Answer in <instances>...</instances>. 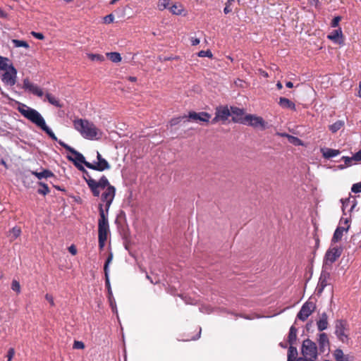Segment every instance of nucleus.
Wrapping results in <instances>:
<instances>
[{
	"mask_svg": "<svg viewBox=\"0 0 361 361\" xmlns=\"http://www.w3.org/2000/svg\"><path fill=\"white\" fill-rule=\"evenodd\" d=\"M17 109L25 118L36 125L37 127L40 128L53 140L57 141L61 146H62L66 150L69 151L73 154V156L68 155L67 159L69 161H73L78 170L80 171H85V168L82 166L81 164H83L86 166V164L89 163L85 160V157L81 153L76 151L74 148L68 145L62 140H58L56 136L51 130V129L47 126L45 120L39 112H38L36 109H32L20 102H18Z\"/></svg>",
	"mask_w": 361,
	"mask_h": 361,
	"instance_id": "f257e3e1",
	"label": "nucleus"
},
{
	"mask_svg": "<svg viewBox=\"0 0 361 361\" xmlns=\"http://www.w3.org/2000/svg\"><path fill=\"white\" fill-rule=\"evenodd\" d=\"M84 174V179L90 188L92 195L94 197H99L100 195V190H104L101 195V200L105 203L106 210H109L110 206L114 199L116 194V188L110 185L107 178L102 176L101 178L97 181L93 179L90 173L85 169L82 171Z\"/></svg>",
	"mask_w": 361,
	"mask_h": 361,
	"instance_id": "f03ea898",
	"label": "nucleus"
},
{
	"mask_svg": "<svg viewBox=\"0 0 361 361\" xmlns=\"http://www.w3.org/2000/svg\"><path fill=\"white\" fill-rule=\"evenodd\" d=\"M74 128L85 139H99L102 131L92 123L86 119H75L73 121Z\"/></svg>",
	"mask_w": 361,
	"mask_h": 361,
	"instance_id": "7ed1b4c3",
	"label": "nucleus"
},
{
	"mask_svg": "<svg viewBox=\"0 0 361 361\" xmlns=\"http://www.w3.org/2000/svg\"><path fill=\"white\" fill-rule=\"evenodd\" d=\"M99 219L98 221V239L99 247L102 250L105 245V243L109 233V225L108 221L109 210L105 207V203L99 204Z\"/></svg>",
	"mask_w": 361,
	"mask_h": 361,
	"instance_id": "20e7f679",
	"label": "nucleus"
},
{
	"mask_svg": "<svg viewBox=\"0 0 361 361\" xmlns=\"http://www.w3.org/2000/svg\"><path fill=\"white\" fill-rule=\"evenodd\" d=\"M302 354L304 357L315 360L317 357V348L316 343L307 338L303 341L302 345Z\"/></svg>",
	"mask_w": 361,
	"mask_h": 361,
	"instance_id": "39448f33",
	"label": "nucleus"
},
{
	"mask_svg": "<svg viewBox=\"0 0 361 361\" xmlns=\"http://www.w3.org/2000/svg\"><path fill=\"white\" fill-rule=\"evenodd\" d=\"M188 118V121L208 123L209 121V119L211 118V115L205 111H201L199 113H197L195 111H190L188 116H184L182 117V118ZM180 119H181V118H178L171 120V125L177 124L179 122L178 120Z\"/></svg>",
	"mask_w": 361,
	"mask_h": 361,
	"instance_id": "423d86ee",
	"label": "nucleus"
},
{
	"mask_svg": "<svg viewBox=\"0 0 361 361\" xmlns=\"http://www.w3.org/2000/svg\"><path fill=\"white\" fill-rule=\"evenodd\" d=\"M23 88L26 92L41 99L44 94V90L38 85L31 82L27 78H25L23 81Z\"/></svg>",
	"mask_w": 361,
	"mask_h": 361,
	"instance_id": "0eeeda50",
	"label": "nucleus"
},
{
	"mask_svg": "<svg viewBox=\"0 0 361 361\" xmlns=\"http://www.w3.org/2000/svg\"><path fill=\"white\" fill-rule=\"evenodd\" d=\"M244 124L250 126L255 128L264 130L267 128V123L261 116L253 114H247L244 117Z\"/></svg>",
	"mask_w": 361,
	"mask_h": 361,
	"instance_id": "6e6552de",
	"label": "nucleus"
},
{
	"mask_svg": "<svg viewBox=\"0 0 361 361\" xmlns=\"http://www.w3.org/2000/svg\"><path fill=\"white\" fill-rule=\"evenodd\" d=\"M97 161L94 163H87L86 166L88 169H93L98 171H104L110 169L109 162L102 157L99 152H97Z\"/></svg>",
	"mask_w": 361,
	"mask_h": 361,
	"instance_id": "1a4fd4ad",
	"label": "nucleus"
},
{
	"mask_svg": "<svg viewBox=\"0 0 361 361\" xmlns=\"http://www.w3.org/2000/svg\"><path fill=\"white\" fill-rule=\"evenodd\" d=\"M350 228L349 220L348 218L342 219L340 221V225L336 228L334 231V235L331 239V243H337L342 239L343 233L348 232Z\"/></svg>",
	"mask_w": 361,
	"mask_h": 361,
	"instance_id": "9d476101",
	"label": "nucleus"
},
{
	"mask_svg": "<svg viewBox=\"0 0 361 361\" xmlns=\"http://www.w3.org/2000/svg\"><path fill=\"white\" fill-rule=\"evenodd\" d=\"M315 304L312 301L305 302L297 314V319L305 322L314 311Z\"/></svg>",
	"mask_w": 361,
	"mask_h": 361,
	"instance_id": "9b49d317",
	"label": "nucleus"
},
{
	"mask_svg": "<svg viewBox=\"0 0 361 361\" xmlns=\"http://www.w3.org/2000/svg\"><path fill=\"white\" fill-rule=\"evenodd\" d=\"M17 70L12 64H10L8 70L6 71L1 76V80L4 85L13 86L16 82Z\"/></svg>",
	"mask_w": 361,
	"mask_h": 361,
	"instance_id": "f8f14e48",
	"label": "nucleus"
},
{
	"mask_svg": "<svg viewBox=\"0 0 361 361\" xmlns=\"http://www.w3.org/2000/svg\"><path fill=\"white\" fill-rule=\"evenodd\" d=\"M231 116V111L228 106H219L216 108L215 116L212 120V123L215 124L218 121L225 122Z\"/></svg>",
	"mask_w": 361,
	"mask_h": 361,
	"instance_id": "ddd939ff",
	"label": "nucleus"
},
{
	"mask_svg": "<svg viewBox=\"0 0 361 361\" xmlns=\"http://www.w3.org/2000/svg\"><path fill=\"white\" fill-rule=\"evenodd\" d=\"M343 252L341 247H334L329 248L325 254V264H332L340 257Z\"/></svg>",
	"mask_w": 361,
	"mask_h": 361,
	"instance_id": "4468645a",
	"label": "nucleus"
},
{
	"mask_svg": "<svg viewBox=\"0 0 361 361\" xmlns=\"http://www.w3.org/2000/svg\"><path fill=\"white\" fill-rule=\"evenodd\" d=\"M335 329V334L340 341H341L343 343L348 341V335L346 334L347 322L345 321H336Z\"/></svg>",
	"mask_w": 361,
	"mask_h": 361,
	"instance_id": "2eb2a0df",
	"label": "nucleus"
},
{
	"mask_svg": "<svg viewBox=\"0 0 361 361\" xmlns=\"http://www.w3.org/2000/svg\"><path fill=\"white\" fill-rule=\"evenodd\" d=\"M330 279V274L329 272L322 270L319 281L317 283V286L316 288V290L317 292V294H321L324 289L329 284V280Z\"/></svg>",
	"mask_w": 361,
	"mask_h": 361,
	"instance_id": "dca6fc26",
	"label": "nucleus"
},
{
	"mask_svg": "<svg viewBox=\"0 0 361 361\" xmlns=\"http://www.w3.org/2000/svg\"><path fill=\"white\" fill-rule=\"evenodd\" d=\"M341 202L343 215L350 214L357 204V202L354 198L353 200H350V198L341 200Z\"/></svg>",
	"mask_w": 361,
	"mask_h": 361,
	"instance_id": "f3484780",
	"label": "nucleus"
},
{
	"mask_svg": "<svg viewBox=\"0 0 361 361\" xmlns=\"http://www.w3.org/2000/svg\"><path fill=\"white\" fill-rule=\"evenodd\" d=\"M230 111L231 115H233L232 121L234 123H245L244 118H243V116L244 115V111L243 109L231 106Z\"/></svg>",
	"mask_w": 361,
	"mask_h": 361,
	"instance_id": "a211bd4d",
	"label": "nucleus"
},
{
	"mask_svg": "<svg viewBox=\"0 0 361 361\" xmlns=\"http://www.w3.org/2000/svg\"><path fill=\"white\" fill-rule=\"evenodd\" d=\"M328 39H331L335 43L342 44L343 43V33L341 28L339 27L337 30L332 31L328 36Z\"/></svg>",
	"mask_w": 361,
	"mask_h": 361,
	"instance_id": "6ab92c4d",
	"label": "nucleus"
},
{
	"mask_svg": "<svg viewBox=\"0 0 361 361\" xmlns=\"http://www.w3.org/2000/svg\"><path fill=\"white\" fill-rule=\"evenodd\" d=\"M321 152L322 154L323 157L326 159H331L341 154V151L338 149H334L327 147L322 148Z\"/></svg>",
	"mask_w": 361,
	"mask_h": 361,
	"instance_id": "aec40b11",
	"label": "nucleus"
},
{
	"mask_svg": "<svg viewBox=\"0 0 361 361\" xmlns=\"http://www.w3.org/2000/svg\"><path fill=\"white\" fill-rule=\"evenodd\" d=\"M279 106L283 109L296 111V106L294 102L286 97H280L279 101Z\"/></svg>",
	"mask_w": 361,
	"mask_h": 361,
	"instance_id": "412c9836",
	"label": "nucleus"
},
{
	"mask_svg": "<svg viewBox=\"0 0 361 361\" xmlns=\"http://www.w3.org/2000/svg\"><path fill=\"white\" fill-rule=\"evenodd\" d=\"M320 350L324 352L326 349H329V341L327 335L325 333H322L319 336L318 339Z\"/></svg>",
	"mask_w": 361,
	"mask_h": 361,
	"instance_id": "4be33fe9",
	"label": "nucleus"
},
{
	"mask_svg": "<svg viewBox=\"0 0 361 361\" xmlns=\"http://www.w3.org/2000/svg\"><path fill=\"white\" fill-rule=\"evenodd\" d=\"M317 326L319 331H322L328 327V316L326 313L323 312L319 319L317 322Z\"/></svg>",
	"mask_w": 361,
	"mask_h": 361,
	"instance_id": "5701e85b",
	"label": "nucleus"
},
{
	"mask_svg": "<svg viewBox=\"0 0 361 361\" xmlns=\"http://www.w3.org/2000/svg\"><path fill=\"white\" fill-rule=\"evenodd\" d=\"M44 95L45 96L44 101H47L49 104L54 105V106L59 108L62 107V104H61L60 101L52 94L46 92Z\"/></svg>",
	"mask_w": 361,
	"mask_h": 361,
	"instance_id": "b1692460",
	"label": "nucleus"
},
{
	"mask_svg": "<svg viewBox=\"0 0 361 361\" xmlns=\"http://www.w3.org/2000/svg\"><path fill=\"white\" fill-rule=\"evenodd\" d=\"M31 173L36 176L39 180H42V178H51L54 176V173L48 169H44L41 172L31 171Z\"/></svg>",
	"mask_w": 361,
	"mask_h": 361,
	"instance_id": "393cba45",
	"label": "nucleus"
},
{
	"mask_svg": "<svg viewBox=\"0 0 361 361\" xmlns=\"http://www.w3.org/2000/svg\"><path fill=\"white\" fill-rule=\"evenodd\" d=\"M297 328L294 325L291 326L288 336V341L290 345H293L297 339Z\"/></svg>",
	"mask_w": 361,
	"mask_h": 361,
	"instance_id": "a878e982",
	"label": "nucleus"
},
{
	"mask_svg": "<svg viewBox=\"0 0 361 361\" xmlns=\"http://www.w3.org/2000/svg\"><path fill=\"white\" fill-rule=\"evenodd\" d=\"M344 125L345 122L343 121L338 120L336 121L333 124L330 125L329 126V129L331 133H335L337 131H338L341 128H342L344 126Z\"/></svg>",
	"mask_w": 361,
	"mask_h": 361,
	"instance_id": "bb28decb",
	"label": "nucleus"
},
{
	"mask_svg": "<svg viewBox=\"0 0 361 361\" xmlns=\"http://www.w3.org/2000/svg\"><path fill=\"white\" fill-rule=\"evenodd\" d=\"M21 234V229L20 227L15 226L9 231V238L11 240H14L18 238Z\"/></svg>",
	"mask_w": 361,
	"mask_h": 361,
	"instance_id": "cd10ccee",
	"label": "nucleus"
},
{
	"mask_svg": "<svg viewBox=\"0 0 361 361\" xmlns=\"http://www.w3.org/2000/svg\"><path fill=\"white\" fill-rule=\"evenodd\" d=\"M298 355V350L295 347L290 346L288 348V361H294Z\"/></svg>",
	"mask_w": 361,
	"mask_h": 361,
	"instance_id": "c85d7f7f",
	"label": "nucleus"
},
{
	"mask_svg": "<svg viewBox=\"0 0 361 361\" xmlns=\"http://www.w3.org/2000/svg\"><path fill=\"white\" fill-rule=\"evenodd\" d=\"M170 11L174 15H181L184 11L183 6L181 4H173L170 8Z\"/></svg>",
	"mask_w": 361,
	"mask_h": 361,
	"instance_id": "c756f323",
	"label": "nucleus"
},
{
	"mask_svg": "<svg viewBox=\"0 0 361 361\" xmlns=\"http://www.w3.org/2000/svg\"><path fill=\"white\" fill-rule=\"evenodd\" d=\"M281 135L282 137H288V141L290 143H292V144H293L295 145H302V142L301 140H300L297 137H295V136H293V135H290L286 134V133H282V134H281Z\"/></svg>",
	"mask_w": 361,
	"mask_h": 361,
	"instance_id": "7c9ffc66",
	"label": "nucleus"
},
{
	"mask_svg": "<svg viewBox=\"0 0 361 361\" xmlns=\"http://www.w3.org/2000/svg\"><path fill=\"white\" fill-rule=\"evenodd\" d=\"M106 56L114 63H118L122 59L121 54L118 52L106 53Z\"/></svg>",
	"mask_w": 361,
	"mask_h": 361,
	"instance_id": "2f4dec72",
	"label": "nucleus"
},
{
	"mask_svg": "<svg viewBox=\"0 0 361 361\" xmlns=\"http://www.w3.org/2000/svg\"><path fill=\"white\" fill-rule=\"evenodd\" d=\"M336 361H348V359L344 356L343 352L341 349H336L334 352Z\"/></svg>",
	"mask_w": 361,
	"mask_h": 361,
	"instance_id": "473e14b6",
	"label": "nucleus"
},
{
	"mask_svg": "<svg viewBox=\"0 0 361 361\" xmlns=\"http://www.w3.org/2000/svg\"><path fill=\"white\" fill-rule=\"evenodd\" d=\"M38 184H39V185L41 186V188H39L37 190V192L39 194L42 195H46L48 193H49L50 190L46 183H42V182H39Z\"/></svg>",
	"mask_w": 361,
	"mask_h": 361,
	"instance_id": "72a5a7b5",
	"label": "nucleus"
},
{
	"mask_svg": "<svg viewBox=\"0 0 361 361\" xmlns=\"http://www.w3.org/2000/svg\"><path fill=\"white\" fill-rule=\"evenodd\" d=\"M12 43L15 47H24L28 49L30 47L27 42L19 39H12Z\"/></svg>",
	"mask_w": 361,
	"mask_h": 361,
	"instance_id": "f704fd0d",
	"label": "nucleus"
},
{
	"mask_svg": "<svg viewBox=\"0 0 361 361\" xmlns=\"http://www.w3.org/2000/svg\"><path fill=\"white\" fill-rule=\"evenodd\" d=\"M8 59L7 58L0 56V71H7L10 65L8 63Z\"/></svg>",
	"mask_w": 361,
	"mask_h": 361,
	"instance_id": "c9c22d12",
	"label": "nucleus"
},
{
	"mask_svg": "<svg viewBox=\"0 0 361 361\" xmlns=\"http://www.w3.org/2000/svg\"><path fill=\"white\" fill-rule=\"evenodd\" d=\"M11 288L12 290L16 292L17 294L20 293L21 292V286L18 281L13 279L11 282Z\"/></svg>",
	"mask_w": 361,
	"mask_h": 361,
	"instance_id": "e433bc0d",
	"label": "nucleus"
},
{
	"mask_svg": "<svg viewBox=\"0 0 361 361\" xmlns=\"http://www.w3.org/2000/svg\"><path fill=\"white\" fill-rule=\"evenodd\" d=\"M112 259H113V255H112V253H110L106 259L104 267V271L105 275H107V274H109V266L111 263Z\"/></svg>",
	"mask_w": 361,
	"mask_h": 361,
	"instance_id": "4c0bfd02",
	"label": "nucleus"
},
{
	"mask_svg": "<svg viewBox=\"0 0 361 361\" xmlns=\"http://www.w3.org/2000/svg\"><path fill=\"white\" fill-rule=\"evenodd\" d=\"M87 56L91 61H103L104 60V56L98 54H88Z\"/></svg>",
	"mask_w": 361,
	"mask_h": 361,
	"instance_id": "58836bf2",
	"label": "nucleus"
},
{
	"mask_svg": "<svg viewBox=\"0 0 361 361\" xmlns=\"http://www.w3.org/2000/svg\"><path fill=\"white\" fill-rule=\"evenodd\" d=\"M341 159H342V160L344 161L345 166H341V169H343L346 166H350L353 164V162L355 161L354 159H353V157H350L343 156Z\"/></svg>",
	"mask_w": 361,
	"mask_h": 361,
	"instance_id": "ea45409f",
	"label": "nucleus"
},
{
	"mask_svg": "<svg viewBox=\"0 0 361 361\" xmlns=\"http://www.w3.org/2000/svg\"><path fill=\"white\" fill-rule=\"evenodd\" d=\"M169 6V0H159L158 2V8L160 11H163L165 8H166Z\"/></svg>",
	"mask_w": 361,
	"mask_h": 361,
	"instance_id": "a19ab883",
	"label": "nucleus"
},
{
	"mask_svg": "<svg viewBox=\"0 0 361 361\" xmlns=\"http://www.w3.org/2000/svg\"><path fill=\"white\" fill-rule=\"evenodd\" d=\"M197 56L199 57H208V58H212L213 54L210 50H202L197 53Z\"/></svg>",
	"mask_w": 361,
	"mask_h": 361,
	"instance_id": "79ce46f5",
	"label": "nucleus"
},
{
	"mask_svg": "<svg viewBox=\"0 0 361 361\" xmlns=\"http://www.w3.org/2000/svg\"><path fill=\"white\" fill-rule=\"evenodd\" d=\"M105 284H106V286L107 290H108L109 295L112 296L113 294H112V290H111V288L109 274H107V275H105Z\"/></svg>",
	"mask_w": 361,
	"mask_h": 361,
	"instance_id": "37998d69",
	"label": "nucleus"
},
{
	"mask_svg": "<svg viewBox=\"0 0 361 361\" xmlns=\"http://www.w3.org/2000/svg\"><path fill=\"white\" fill-rule=\"evenodd\" d=\"M351 191L354 193L361 192V183H357L353 185Z\"/></svg>",
	"mask_w": 361,
	"mask_h": 361,
	"instance_id": "c03bdc74",
	"label": "nucleus"
},
{
	"mask_svg": "<svg viewBox=\"0 0 361 361\" xmlns=\"http://www.w3.org/2000/svg\"><path fill=\"white\" fill-rule=\"evenodd\" d=\"M341 20V18L340 16L334 17L331 23V27H338Z\"/></svg>",
	"mask_w": 361,
	"mask_h": 361,
	"instance_id": "a18cd8bd",
	"label": "nucleus"
},
{
	"mask_svg": "<svg viewBox=\"0 0 361 361\" xmlns=\"http://www.w3.org/2000/svg\"><path fill=\"white\" fill-rule=\"evenodd\" d=\"M73 347L75 349H83L85 348V344L82 341H74Z\"/></svg>",
	"mask_w": 361,
	"mask_h": 361,
	"instance_id": "49530a36",
	"label": "nucleus"
},
{
	"mask_svg": "<svg viewBox=\"0 0 361 361\" xmlns=\"http://www.w3.org/2000/svg\"><path fill=\"white\" fill-rule=\"evenodd\" d=\"M15 355V350L13 348H11L7 353V361H11L13 356Z\"/></svg>",
	"mask_w": 361,
	"mask_h": 361,
	"instance_id": "de8ad7c7",
	"label": "nucleus"
},
{
	"mask_svg": "<svg viewBox=\"0 0 361 361\" xmlns=\"http://www.w3.org/2000/svg\"><path fill=\"white\" fill-rule=\"evenodd\" d=\"M114 16L113 14L107 15L104 18V20L105 23H111L114 21Z\"/></svg>",
	"mask_w": 361,
	"mask_h": 361,
	"instance_id": "09e8293b",
	"label": "nucleus"
},
{
	"mask_svg": "<svg viewBox=\"0 0 361 361\" xmlns=\"http://www.w3.org/2000/svg\"><path fill=\"white\" fill-rule=\"evenodd\" d=\"M31 35H32L34 37H35L36 39H41V40H42V39H44V35H43L42 33H41V32H36L32 31V32H31Z\"/></svg>",
	"mask_w": 361,
	"mask_h": 361,
	"instance_id": "8fccbe9b",
	"label": "nucleus"
},
{
	"mask_svg": "<svg viewBox=\"0 0 361 361\" xmlns=\"http://www.w3.org/2000/svg\"><path fill=\"white\" fill-rule=\"evenodd\" d=\"M308 4L311 6H314L316 8L320 7V2L319 0H307Z\"/></svg>",
	"mask_w": 361,
	"mask_h": 361,
	"instance_id": "3c124183",
	"label": "nucleus"
},
{
	"mask_svg": "<svg viewBox=\"0 0 361 361\" xmlns=\"http://www.w3.org/2000/svg\"><path fill=\"white\" fill-rule=\"evenodd\" d=\"M45 299L50 303V305L51 306H54L55 305V303H54V298L50 294H46L45 295Z\"/></svg>",
	"mask_w": 361,
	"mask_h": 361,
	"instance_id": "603ef678",
	"label": "nucleus"
},
{
	"mask_svg": "<svg viewBox=\"0 0 361 361\" xmlns=\"http://www.w3.org/2000/svg\"><path fill=\"white\" fill-rule=\"evenodd\" d=\"M353 159H354L355 161H361V149L357 152H356L355 154H353Z\"/></svg>",
	"mask_w": 361,
	"mask_h": 361,
	"instance_id": "864d4df0",
	"label": "nucleus"
},
{
	"mask_svg": "<svg viewBox=\"0 0 361 361\" xmlns=\"http://www.w3.org/2000/svg\"><path fill=\"white\" fill-rule=\"evenodd\" d=\"M109 300L110 305H111V307L112 308V310L114 312L116 311V304H115V301L113 299V295L112 296L109 295Z\"/></svg>",
	"mask_w": 361,
	"mask_h": 361,
	"instance_id": "5fc2aeb1",
	"label": "nucleus"
},
{
	"mask_svg": "<svg viewBox=\"0 0 361 361\" xmlns=\"http://www.w3.org/2000/svg\"><path fill=\"white\" fill-rule=\"evenodd\" d=\"M200 312H203V313H210L211 312V308L209 307H207V306H204L202 305L200 308Z\"/></svg>",
	"mask_w": 361,
	"mask_h": 361,
	"instance_id": "6e6d98bb",
	"label": "nucleus"
},
{
	"mask_svg": "<svg viewBox=\"0 0 361 361\" xmlns=\"http://www.w3.org/2000/svg\"><path fill=\"white\" fill-rule=\"evenodd\" d=\"M232 9L230 7V1H228V2L226 4V6L224 9V12L225 14H228L231 13Z\"/></svg>",
	"mask_w": 361,
	"mask_h": 361,
	"instance_id": "4d7b16f0",
	"label": "nucleus"
},
{
	"mask_svg": "<svg viewBox=\"0 0 361 361\" xmlns=\"http://www.w3.org/2000/svg\"><path fill=\"white\" fill-rule=\"evenodd\" d=\"M360 238H361V233H357L355 235H353L351 240H352L353 244L355 245V241L359 240Z\"/></svg>",
	"mask_w": 361,
	"mask_h": 361,
	"instance_id": "13d9d810",
	"label": "nucleus"
},
{
	"mask_svg": "<svg viewBox=\"0 0 361 361\" xmlns=\"http://www.w3.org/2000/svg\"><path fill=\"white\" fill-rule=\"evenodd\" d=\"M68 251L73 255H75L76 253H77V250L75 248V247L72 245H71L69 247H68Z\"/></svg>",
	"mask_w": 361,
	"mask_h": 361,
	"instance_id": "bf43d9fd",
	"label": "nucleus"
},
{
	"mask_svg": "<svg viewBox=\"0 0 361 361\" xmlns=\"http://www.w3.org/2000/svg\"><path fill=\"white\" fill-rule=\"evenodd\" d=\"M190 42H191V44L192 46H196L197 44H199L200 43V39L198 38H194V37H192L190 39Z\"/></svg>",
	"mask_w": 361,
	"mask_h": 361,
	"instance_id": "052dcab7",
	"label": "nucleus"
},
{
	"mask_svg": "<svg viewBox=\"0 0 361 361\" xmlns=\"http://www.w3.org/2000/svg\"><path fill=\"white\" fill-rule=\"evenodd\" d=\"M7 13L0 8V18H6Z\"/></svg>",
	"mask_w": 361,
	"mask_h": 361,
	"instance_id": "680f3d73",
	"label": "nucleus"
},
{
	"mask_svg": "<svg viewBox=\"0 0 361 361\" xmlns=\"http://www.w3.org/2000/svg\"><path fill=\"white\" fill-rule=\"evenodd\" d=\"M128 80H130V82H135L137 81V78L134 77V76H129L128 78Z\"/></svg>",
	"mask_w": 361,
	"mask_h": 361,
	"instance_id": "e2e57ef3",
	"label": "nucleus"
},
{
	"mask_svg": "<svg viewBox=\"0 0 361 361\" xmlns=\"http://www.w3.org/2000/svg\"><path fill=\"white\" fill-rule=\"evenodd\" d=\"M286 86L288 88H292L293 87V83L292 82H290V81L286 82Z\"/></svg>",
	"mask_w": 361,
	"mask_h": 361,
	"instance_id": "0e129e2a",
	"label": "nucleus"
},
{
	"mask_svg": "<svg viewBox=\"0 0 361 361\" xmlns=\"http://www.w3.org/2000/svg\"><path fill=\"white\" fill-rule=\"evenodd\" d=\"M298 361H315V360H310V359L306 358V357H300Z\"/></svg>",
	"mask_w": 361,
	"mask_h": 361,
	"instance_id": "69168bd1",
	"label": "nucleus"
},
{
	"mask_svg": "<svg viewBox=\"0 0 361 361\" xmlns=\"http://www.w3.org/2000/svg\"><path fill=\"white\" fill-rule=\"evenodd\" d=\"M276 87H277L279 90L282 89L283 85H282V84H281V82H278L276 83Z\"/></svg>",
	"mask_w": 361,
	"mask_h": 361,
	"instance_id": "338daca9",
	"label": "nucleus"
},
{
	"mask_svg": "<svg viewBox=\"0 0 361 361\" xmlns=\"http://www.w3.org/2000/svg\"><path fill=\"white\" fill-rule=\"evenodd\" d=\"M359 87H360V90H359V91H358L357 96H358L359 97H361V81H360V83H359Z\"/></svg>",
	"mask_w": 361,
	"mask_h": 361,
	"instance_id": "774afa93",
	"label": "nucleus"
}]
</instances>
